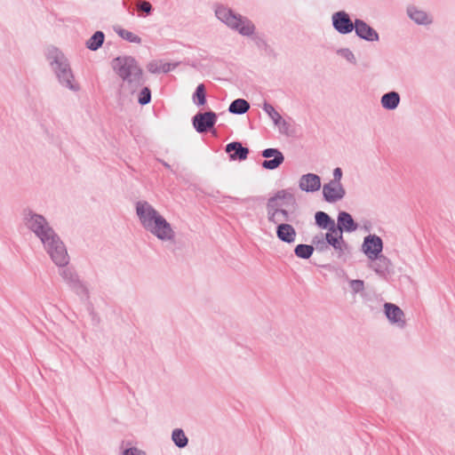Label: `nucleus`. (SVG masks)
Returning a JSON list of instances; mask_svg holds the SVG:
<instances>
[{"label": "nucleus", "instance_id": "1", "mask_svg": "<svg viewBox=\"0 0 455 455\" xmlns=\"http://www.w3.org/2000/svg\"><path fill=\"white\" fill-rule=\"evenodd\" d=\"M21 219L25 228L40 241L44 250L56 266L63 267L68 264L69 256L66 245L44 215L26 208L22 211Z\"/></svg>", "mask_w": 455, "mask_h": 455}, {"label": "nucleus", "instance_id": "2", "mask_svg": "<svg viewBox=\"0 0 455 455\" xmlns=\"http://www.w3.org/2000/svg\"><path fill=\"white\" fill-rule=\"evenodd\" d=\"M298 208L299 204L291 189H280L267 199V219L276 226V236L283 243H293L296 240L297 232L288 222L292 220Z\"/></svg>", "mask_w": 455, "mask_h": 455}, {"label": "nucleus", "instance_id": "3", "mask_svg": "<svg viewBox=\"0 0 455 455\" xmlns=\"http://www.w3.org/2000/svg\"><path fill=\"white\" fill-rule=\"evenodd\" d=\"M135 212L140 225L147 233L163 243L175 242V228L149 202L138 201L135 204Z\"/></svg>", "mask_w": 455, "mask_h": 455}, {"label": "nucleus", "instance_id": "4", "mask_svg": "<svg viewBox=\"0 0 455 455\" xmlns=\"http://www.w3.org/2000/svg\"><path fill=\"white\" fill-rule=\"evenodd\" d=\"M111 67L120 79L119 94L121 97L133 96L143 86V70L133 57H116L111 61Z\"/></svg>", "mask_w": 455, "mask_h": 455}, {"label": "nucleus", "instance_id": "5", "mask_svg": "<svg viewBox=\"0 0 455 455\" xmlns=\"http://www.w3.org/2000/svg\"><path fill=\"white\" fill-rule=\"evenodd\" d=\"M46 58L60 84L74 92H79L81 86L76 80L70 63L64 53L55 47H50L47 49Z\"/></svg>", "mask_w": 455, "mask_h": 455}, {"label": "nucleus", "instance_id": "6", "mask_svg": "<svg viewBox=\"0 0 455 455\" xmlns=\"http://www.w3.org/2000/svg\"><path fill=\"white\" fill-rule=\"evenodd\" d=\"M215 15L229 28L236 31L243 36H251L255 34L256 27L247 17L235 13L231 9L220 5L215 10Z\"/></svg>", "mask_w": 455, "mask_h": 455}, {"label": "nucleus", "instance_id": "7", "mask_svg": "<svg viewBox=\"0 0 455 455\" xmlns=\"http://www.w3.org/2000/svg\"><path fill=\"white\" fill-rule=\"evenodd\" d=\"M384 314L389 323L398 329H405L407 320L404 312L395 304L386 302L383 305Z\"/></svg>", "mask_w": 455, "mask_h": 455}, {"label": "nucleus", "instance_id": "8", "mask_svg": "<svg viewBox=\"0 0 455 455\" xmlns=\"http://www.w3.org/2000/svg\"><path fill=\"white\" fill-rule=\"evenodd\" d=\"M331 22L334 29L341 35L351 33L355 26V20L353 21L349 14L345 11H339L332 13Z\"/></svg>", "mask_w": 455, "mask_h": 455}, {"label": "nucleus", "instance_id": "9", "mask_svg": "<svg viewBox=\"0 0 455 455\" xmlns=\"http://www.w3.org/2000/svg\"><path fill=\"white\" fill-rule=\"evenodd\" d=\"M383 251V241L377 235H368L362 243V251L368 259H375Z\"/></svg>", "mask_w": 455, "mask_h": 455}, {"label": "nucleus", "instance_id": "10", "mask_svg": "<svg viewBox=\"0 0 455 455\" xmlns=\"http://www.w3.org/2000/svg\"><path fill=\"white\" fill-rule=\"evenodd\" d=\"M368 260V267L379 277L387 279L393 273L392 262L387 256L380 254L377 258Z\"/></svg>", "mask_w": 455, "mask_h": 455}, {"label": "nucleus", "instance_id": "11", "mask_svg": "<svg viewBox=\"0 0 455 455\" xmlns=\"http://www.w3.org/2000/svg\"><path fill=\"white\" fill-rule=\"evenodd\" d=\"M325 239L337 251L339 258H343L346 253L349 252V246L344 242L342 233L338 230L336 226L328 230Z\"/></svg>", "mask_w": 455, "mask_h": 455}, {"label": "nucleus", "instance_id": "12", "mask_svg": "<svg viewBox=\"0 0 455 455\" xmlns=\"http://www.w3.org/2000/svg\"><path fill=\"white\" fill-rule=\"evenodd\" d=\"M217 121V115L212 111L197 113L193 117V126L197 132L203 133L212 128Z\"/></svg>", "mask_w": 455, "mask_h": 455}, {"label": "nucleus", "instance_id": "13", "mask_svg": "<svg viewBox=\"0 0 455 455\" xmlns=\"http://www.w3.org/2000/svg\"><path fill=\"white\" fill-rule=\"evenodd\" d=\"M323 196L326 202L336 203L346 196V190L342 184L328 182L323 187Z\"/></svg>", "mask_w": 455, "mask_h": 455}, {"label": "nucleus", "instance_id": "14", "mask_svg": "<svg viewBox=\"0 0 455 455\" xmlns=\"http://www.w3.org/2000/svg\"><path fill=\"white\" fill-rule=\"evenodd\" d=\"M354 30L359 38L365 41L378 42L379 40L378 32L361 19H355Z\"/></svg>", "mask_w": 455, "mask_h": 455}, {"label": "nucleus", "instance_id": "15", "mask_svg": "<svg viewBox=\"0 0 455 455\" xmlns=\"http://www.w3.org/2000/svg\"><path fill=\"white\" fill-rule=\"evenodd\" d=\"M299 188L301 191L314 193L321 188V179L317 174H303L299 180Z\"/></svg>", "mask_w": 455, "mask_h": 455}, {"label": "nucleus", "instance_id": "16", "mask_svg": "<svg viewBox=\"0 0 455 455\" xmlns=\"http://www.w3.org/2000/svg\"><path fill=\"white\" fill-rule=\"evenodd\" d=\"M262 156L265 158H271V160H265L262 163V167L267 170H275L278 168L284 161V156L281 151L276 148H267L262 151Z\"/></svg>", "mask_w": 455, "mask_h": 455}, {"label": "nucleus", "instance_id": "17", "mask_svg": "<svg viewBox=\"0 0 455 455\" xmlns=\"http://www.w3.org/2000/svg\"><path fill=\"white\" fill-rule=\"evenodd\" d=\"M406 12L409 18L418 25L427 26L433 22V18L429 13L415 5H409Z\"/></svg>", "mask_w": 455, "mask_h": 455}, {"label": "nucleus", "instance_id": "18", "mask_svg": "<svg viewBox=\"0 0 455 455\" xmlns=\"http://www.w3.org/2000/svg\"><path fill=\"white\" fill-rule=\"evenodd\" d=\"M336 228L338 230L341 231V233L343 231L353 232L356 230L357 224L354 221L352 216L349 213L341 212L338 215Z\"/></svg>", "mask_w": 455, "mask_h": 455}, {"label": "nucleus", "instance_id": "19", "mask_svg": "<svg viewBox=\"0 0 455 455\" xmlns=\"http://www.w3.org/2000/svg\"><path fill=\"white\" fill-rule=\"evenodd\" d=\"M400 95L396 92H389L381 96L380 104L387 110H394L400 104Z\"/></svg>", "mask_w": 455, "mask_h": 455}, {"label": "nucleus", "instance_id": "20", "mask_svg": "<svg viewBox=\"0 0 455 455\" xmlns=\"http://www.w3.org/2000/svg\"><path fill=\"white\" fill-rule=\"evenodd\" d=\"M226 151L230 153L232 159L238 158L239 160H245L248 156L249 150L243 148L240 142H231L227 145Z\"/></svg>", "mask_w": 455, "mask_h": 455}, {"label": "nucleus", "instance_id": "21", "mask_svg": "<svg viewBox=\"0 0 455 455\" xmlns=\"http://www.w3.org/2000/svg\"><path fill=\"white\" fill-rule=\"evenodd\" d=\"M262 108L271 118L275 125L281 126L286 124V122L283 119L282 116L275 109L271 104L265 101L262 105Z\"/></svg>", "mask_w": 455, "mask_h": 455}, {"label": "nucleus", "instance_id": "22", "mask_svg": "<svg viewBox=\"0 0 455 455\" xmlns=\"http://www.w3.org/2000/svg\"><path fill=\"white\" fill-rule=\"evenodd\" d=\"M315 223L322 228L331 229L336 226L334 220L325 212H317L315 215Z\"/></svg>", "mask_w": 455, "mask_h": 455}, {"label": "nucleus", "instance_id": "23", "mask_svg": "<svg viewBox=\"0 0 455 455\" xmlns=\"http://www.w3.org/2000/svg\"><path fill=\"white\" fill-rule=\"evenodd\" d=\"M66 266L60 267V275L63 279V281L68 285H72L75 283L77 280H79L78 275L76 273V271L70 267H66Z\"/></svg>", "mask_w": 455, "mask_h": 455}, {"label": "nucleus", "instance_id": "24", "mask_svg": "<svg viewBox=\"0 0 455 455\" xmlns=\"http://www.w3.org/2000/svg\"><path fill=\"white\" fill-rule=\"evenodd\" d=\"M250 108V104L243 99L235 100L228 108V111L232 114L243 115Z\"/></svg>", "mask_w": 455, "mask_h": 455}, {"label": "nucleus", "instance_id": "25", "mask_svg": "<svg viewBox=\"0 0 455 455\" xmlns=\"http://www.w3.org/2000/svg\"><path fill=\"white\" fill-rule=\"evenodd\" d=\"M104 34L101 31L95 32L86 42V46L92 51L98 50L104 42Z\"/></svg>", "mask_w": 455, "mask_h": 455}, {"label": "nucleus", "instance_id": "26", "mask_svg": "<svg viewBox=\"0 0 455 455\" xmlns=\"http://www.w3.org/2000/svg\"><path fill=\"white\" fill-rule=\"evenodd\" d=\"M115 31L124 40H126L130 43L138 44L141 43V38L138 35H136L127 29L118 27V28H115Z\"/></svg>", "mask_w": 455, "mask_h": 455}, {"label": "nucleus", "instance_id": "27", "mask_svg": "<svg viewBox=\"0 0 455 455\" xmlns=\"http://www.w3.org/2000/svg\"><path fill=\"white\" fill-rule=\"evenodd\" d=\"M172 440L179 448H184L188 445V439L184 431L180 428H175L172 433Z\"/></svg>", "mask_w": 455, "mask_h": 455}, {"label": "nucleus", "instance_id": "28", "mask_svg": "<svg viewBox=\"0 0 455 455\" xmlns=\"http://www.w3.org/2000/svg\"><path fill=\"white\" fill-rule=\"evenodd\" d=\"M294 252L297 257L307 259L312 256L314 247L308 244H299L295 247Z\"/></svg>", "mask_w": 455, "mask_h": 455}, {"label": "nucleus", "instance_id": "29", "mask_svg": "<svg viewBox=\"0 0 455 455\" xmlns=\"http://www.w3.org/2000/svg\"><path fill=\"white\" fill-rule=\"evenodd\" d=\"M78 296L82 298H88L89 290L86 284L81 280H77L75 283L69 286Z\"/></svg>", "mask_w": 455, "mask_h": 455}, {"label": "nucleus", "instance_id": "30", "mask_svg": "<svg viewBox=\"0 0 455 455\" xmlns=\"http://www.w3.org/2000/svg\"><path fill=\"white\" fill-rule=\"evenodd\" d=\"M336 53L348 63L352 65L357 64L356 57L349 48H339L336 51Z\"/></svg>", "mask_w": 455, "mask_h": 455}, {"label": "nucleus", "instance_id": "31", "mask_svg": "<svg viewBox=\"0 0 455 455\" xmlns=\"http://www.w3.org/2000/svg\"><path fill=\"white\" fill-rule=\"evenodd\" d=\"M141 90L138 91L136 93H138V102L140 105H146L149 103L151 100V92L150 90L148 87H140Z\"/></svg>", "mask_w": 455, "mask_h": 455}, {"label": "nucleus", "instance_id": "32", "mask_svg": "<svg viewBox=\"0 0 455 455\" xmlns=\"http://www.w3.org/2000/svg\"><path fill=\"white\" fill-rule=\"evenodd\" d=\"M196 98L197 99V102H196L197 105L203 106L205 104L206 99H205V90H204V84H199L196 87V92L194 94V99H196Z\"/></svg>", "mask_w": 455, "mask_h": 455}, {"label": "nucleus", "instance_id": "33", "mask_svg": "<svg viewBox=\"0 0 455 455\" xmlns=\"http://www.w3.org/2000/svg\"><path fill=\"white\" fill-rule=\"evenodd\" d=\"M348 284L353 293L362 292L365 288L364 282L360 279L349 280Z\"/></svg>", "mask_w": 455, "mask_h": 455}, {"label": "nucleus", "instance_id": "34", "mask_svg": "<svg viewBox=\"0 0 455 455\" xmlns=\"http://www.w3.org/2000/svg\"><path fill=\"white\" fill-rule=\"evenodd\" d=\"M148 69L151 73L167 72L169 70L166 64L158 65V63L156 62L149 63L148 66Z\"/></svg>", "mask_w": 455, "mask_h": 455}, {"label": "nucleus", "instance_id": "35", "mask_svg": "<svg viewBox=\"0 0 455 455\" xmlns=\"http://www.w3.org/2000/svg\"><path fill=\"white\" fill-rule=\"evenodd\" d=\"M342 170L337 167L333 170V179L330 181L331 183L341 184Z\"/></svg>", "mask_w": 455, "mask_h": 455}, {"label": "nucleus", "instance_id": "36", "mask_svg": "<svg viewBox=\"0 0 455 455\" xmlns=\"http://www.w3.org/2000/svg\"><path fill=\"white\" fill-rule=\"evenodd\" d=\"M123 455H146V452L136 447H132L125 449L123 451Z\"/></svg>", "mask_w": 455, "mask_h": 455}, {"label": "nucleus", "instance_id": "37", "mask_svg": "<svg viewBox=\"0 0 455 455\" xmlns=\"http://www.w3.org/2000/svg\"><path fill=\"white\" fill-rule=\"evenodd\" d=\"M138 9L146 13H149L152 10V5L149 2L142 1L138 4Z\"/></svg>", "mask_w": 455, "mask_h": 455}, {"label": "nucleus", "instance_id": "38", "mask_svg": "<svg viewBox=\"0 0 455 455\" xmlns=\"http://www.w3.org/2000/svg\"><path fill=\"white\" fill-rule=\"evenodd\" d=\"M164 166L170 168V165L168 164H164Z\"/></svg>", "mask_w": 455, "mask_h": 455}]
</instances>
